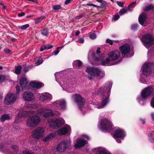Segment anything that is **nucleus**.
Returning <instances> with one entry per match:
<instances>
[{
    "mask_svg": "<svg viewBox=\"0 0 154 154\" xmlns=\"http://www.w3.org/2000/svg\"><path fill=\"white\" fill-rule=\"evenodd\" d=\"M112 85L111 81L107 82L100 87L97 92V94L102 96V101L100 103L94 106V108L98 109L103 108L106 106L109 101V96Z\"/></svg>",
    "mask_w": 154,
    "mask_h": 154,
    "instance_id": "1",
    "label": "nucleus"
},
{
    "mask_svg": "<svg viewBox=\"0 0 154 154\" xmlns=\"http://www.w3.org/2000/svg\"><path fill=\"white\" fill-rule=\"evenodd\" d=\"M54 75L56 81L63 88H64V87L66 88V91L68 93H71L73 91L74 85L72 83V82L71 79L68 80L63 77L60 79V80L58 79V77L59 76V77H62V75H60V72H56Z\"/></svg>",
    "mask_w": 154,
    "mask_h": 154,
    "instance_id": "2",
    "label": "nucleus"
},
{
    "mask_svg": "<svg viewBox=\"0 0 154 154\" xmlns=\"http://www.w3.org/2000/svg\"><path fill=\"white\" fill-rule=\"evenodd\" d=\"M154 69V63H153L146 62L142 67L140 73V81L143 83H146L147 82L146 79L147 76L150 74L152 70Z\"/></svg>",
    "mask_w": 154,
    "mask_h": 154,
    "instance_id": "3",
    "label": "nucleus"
},
{
    "mask_svg": "<svg viewBox=\"0 0 154 154\" xmlns=\"http://www.w3.org/2000/svg\"><path fill=\"white\" fill-rule=\"evenodd\" d=\"M112 127V125L110 121L106 119L101 120L98 125V127L104 132L110 131Z\"/></svg>",
    "mask_w": 154,
    "mask_h": 154,
    "instance_id": "4",
    "label": "nucleus"
},
{
    "mask_svg": "<svg viewBox=\"0 0 154 154\" xmlns=\"http://www.w3.org/2000/svg\"><path fill=\"white\" fill-rule=\"evenodd\" d=\"M12 151L9 150L8 148L7 145L5 144L1 148L2 152L5 154H33L29 151L25 150L22 153L18 151V147L16 145H13L11 147Z\"/></svg>",
    "mask_w": 154,
    "mask_h": 154,
    "instance_id": "5",
    "label": "nucleus"
},
{
    "mask_svg": "<svg viewBox=\"0 0 154 154\" xmlns=\"http://www.w3.org/2000/svg\"><path fill=\"white\" fill-rule=\"evenodd\" d=\"M86 72L91 76L102 78L105 75V72L98 67H88Z\"/></svg>",
    "mask_w": 154,
    "mask_h": 154,
    "instance_id": "6",
    "label": "nucleus"
},
{
    "mask_svg": "<svg viewBox=\"0 0 154 154\" xmlns=\"http://www.w3.org/2000/svg\"><path fill=\"white\" fill-rule=\"evenodd\" d=\"M46 112L43 114V117L45 118H48L51 116H60V113L57 111H52L51 109H45L43 108H41L38 110L37 113L39 115H41L44 112Z\"/></svg>",
    "mask_w": 154,
    "mask_h": 154,
    "instance_id": "7",
    "label": "nucleus"
},
{
    "mask_svg": "<svg viewBox=\"0 0 154 154\" xmlns=\"http://www.w3.org/2000/svg\"><path fill=\"white\" fill-rule=\"evenodd\" d=\"M72 99L74 101L76 102L78 106L82 112L83 114L85 113H84V111L82 110L84 108V106L85 104V99L82 97L79 94H75L72 95Z\"/></svg>",
    "mask_w": 154,
    "mask_h": 154,
    "instance_id": "8",
    "label": "nucleus"
},
{
    "mask_svg": "<svg viewBox=\"0 0 154 154\" xmlns=\"http://www.w3.org/2000/svg\"><path fill=\"white\" fill-rule=\"evenodd\" d=\"M51 105V108L56 109L64 110L66 107V102L63 99L57 100Z\"/></svg>",
    "mask_w": 154,
    "mask_h": 154,
    "instance_id": "9",
    "label": "nucleus"
},
{
    "mask_svg": "<svg viewBox=\"0 0 154 154\" xmlns=\"http://www.w3.org/2000/svg\"><path fill=\"white\" fill-rule=\"evenodd\" d=\"M141 40L143 43L144 46L147 48L154 44V38L149 34H147L143 36Z\"/></svg>",
    "mask_w": 154,
    "mask_h": 154,
    "instance_id": "10",
    "label": "nucleus"
},
{
    "mask_svg": "<svg viewBox=\"0 0 154 154\" xmlns=\"http://www.w3.org/2000/svg\"><path fill=\"white\" fill-rule=\"evenodd\" d=\"M41 121L39 117L37 116H32L27 120V125L29 127H36Z\"/></svg>",
    "mask_w": 154,
    "mask_h": 154,
    "instance_id": "11",
    "label": "nucleus"
},
{
    "mask_svg": "<svg viewBox=\"0 0 154 154\" xmlns=\"http://www.w3.org/2000/svg\"><path fill=\"white\" fill-rule=\"evenodd\" d=\"M119 50L122 54L125 57H131L134 54L133 53L132 54H130V47L128 44H125L120 46L119 48Z\"/></svg>",
    "mask_w": 154,
    "mask_h": 154,
    "instance_id": "12",
    "label": "nucleus"
},
{
    "mask_svg": "<svg viewBox=\"0 0 154 154\" xmlns=\"http://www.w3.org/2000/svg\"><path fill=\"white\" fill-rule=\"evenodd\" d=\"M48 122L51 127L55 128H59L63 125L64 123V120L62 119H49Z\"/></svg>",
    "mask_w": 154,
    "mask_h": 154,
    "instance_id": "13",
    "label": "nucleus"
},
{
    "mask_svg": "<svg viewBox=\"0 0 154 154\" xmlns=\"http://www.w3.org/2000/svg\"><path fill=\"white\" fill-rule=\"evenodd\" d=\"M45 131L44 128L40 127H37L32 131V136L35 138L39 139L44 135Z\"/></svg>",
    "mask_w": 154,
    "mask_h": 154,
    "instance_id": "14",
    "label": "nucleus"
},
{
    "mask_svg": "<svg viewBox=\"0 0 154 154\" xmlns=\"http://www.w3.org/2000/svg\"><path fill=\"white\" fill-rule=\"evenodd\" d=\"M70 143L69 140H66L63 141L60 143L56 148L57 152H62L65 151L70 146Z\"/></svg>",
    "mask_w": 154,
    "mask_h": 154,
    "instance_id": "15",
    "label": "nucleus"
},
{
    "mask_svg": "<svg viewBox=\"0 0 154 154\" xmlns=\"http://www.w3.org/2000/svg\"><path fill=\"white\" fill-rule=\"evenodd\" d=\"M17 95L14 94H8L4 100V102L7 105H11L14 103L17 98Z\"/></svg>",
    "mask_w": 154,
    "mask_h": 154,
    "instance_id": "16",
    "label": "nucleus"
},
{
    "mask_svg": "<svg viewBox=\"0 0 154 154\" xmlns=\"http://www.w3.org/2000/svg\"><path fill=\"white\" fill-rule=\"evenodd\" d=\"M154 89L152 86L145 88L141 91V95L145 98H147L150 96L153 92Z\"/></svg>",
    "mask_w": 154,
    "mask_h": 154,
    "instance_id": "17",
    "label": "nucleus"
},
{
    "mask_svg": "<svg viewBox=\"0 0 154 154\" xmlns=\"http://www.w3.org/2000/svg\"><path fill=\"white\" fill-rule=\"evenodd\" d=\"M52 98V95L48 93L45 92L39 94V100L41 102H49Z\"/></svg>",
    "mask_w": 154,
    "mask_h": 154,
    "instance_id": "18",
    "label": "nucleus"
},
{
    "mask_svg": "<svg viewBox=\"0 0 154 154\" xmlns=\"http://www.w3.org/2000/svg\"><path fill=\"white\" fill-rule=\"evenodd\" d=\"M23 99L26 101H31L34 99L35 95L30 91H26L23 94Z\"/></svg>",
    "mask_w": 154,
    "mask_h": 154,
    "instance_id": "19",
    "label": "nucleus"
},
{
    "mask_svg": "<svg viewBox=\"0 0 154 154\" xmlns=\"http://www.w3.org/2000/svg\"><path fill=\"white\" fill-rule=\"evenodd\" d=\"M120 55V53L118 50L111 51L108 54V57L110 59L111 61H114L117 59Z\"/></svg>",
    "mask_w": 154,
    "mask_h": 154,
    "instance_id": "20",
    "label": "nucleus"
},
{
    "mask_svg": "<svg viewBox=\"0 0 154 154\" xmlns=\"http://www.w3.org/2000/svg\"><path fill=\"white\" fill-rule=\"evenodd\" d=\"M34 111H30L29 112L26 111L20 112L18 113L17 116L16 117L15 122L16 123H18L20 122V121L19 120V119H20L21 118L23 117H25L26 116V114H30L32 113L33 114L34 113Z\"/></svg>",
    "mask_w": 154,
    "mask_h": 154,
    "instance_id": "21",
    "label": "nucleus"
},
{
    "mask_svg": "<svg viewBox=\"0 0 154 154\" xmlns=\"http://www.w3.org/2000/svg\"><path fill=\"white\" fill-rule=\"evenodd\" d=\"M125 136V133L124 130L119 128L116 130L114 133V137L123 138Z\"/></svg>",
    "mask_w": 154,
    "mask_h": 154,
    "instance_id": "22",
    "label": "nucleus"
},
{
    "mask_svg": "<svg viewBox=\"0 0 154 154\" xmlns=\"http://www.w3.org/2000/svg\"><path fill=\"white\" fill-rule=\"evenodd\" d=\"M71 131V128L69 126L66 125L64 127L59 129L57 132L59 135H65L67 134L69 132Z\"/></svg>",
    "mask_w": 154,
    "mask_h": 154,
    "instance_id": "23",
    "label": "nucleus"
},
{
    "mask_svg": "<svg viewBox=\"0 0 154 154\" xmlns=\"http://www.w3.org/2000/svg\"><path fill=\"white\" fill-rule=\"evenodd\" d=\"M92 151L95 152H98V154H110L105 148L103 147H98L92 149Z\"/></svg>",
    "mask_w": 154,
    "mask_h": 154,
    "instance_id": "24",
    "label": "nucleus"
},
{
    "mask_svg": "<svg viewBox=\"0 0 154 154\" xmlns=\"http://www.w3.org/2000/svg\"><path fill=\"white\" fill-rule=\"evenodd\" d=\"M20 82L22 90H23L27 89L28 87V82L26 78H22L20 79Z\"/></svg>",
    "mask_w": 154,
    "mask_h": 154,
    "instance_id": "25",
    "label": "nucleus"
},
{
    "mask_svg": "<svg viewBox=\"0 0 154 154\" xmlns=\"http://www.w3.org/2000/svg\"><path fill=\"white\" fill-rule=\"evenodd\" d=\"M100 53V48H97L96 50L97 54L93 52L92 54V59L95 61H99L101 59V57L99 56V54Z\"/></svg>",
    "mask_w": 154,
    "mask_h": 154,
    "instance_id": "26",
    "label": "nucleus"
},
{
    "mask_svg": "<svg viewBox=\"0 0 154 154\" xmlns=\"http://www.w3.org/2000/svg\"><path fill=\"white\" fill-rule=\"evenodd\" d=\"M87 141L83 139H79L77 142L74 145L75 148H81L84 146L86 144Z\"/></svg>",
    "mask_w": 154,
    "mask_h": 154,
    "instance_id": "27",
    "label": "nucleus"
},
{
    "mask_svg": "<svg viewBox=\"0 0 154 154\" xmlns=\"http://www.w3.org/2000/svg\"><path fill=\"white\" fill-rule=\"evenodd\" d=\"M110 60L109 58H107L106 59L102 61L101 64L103 66H111L117 64L118 63L121 61V60H119L118 62H116L115 63H111L110 62Z\"/></svg>",
    "mask_w": 154,
    "mask_h": 154,
    "instance_id": "28",
    "label": "nucleus"
},
{
    "mask_svg": "<svg viewBox=\"0 0 154 154\" xmlns=\"http://www.w3.org/2000/svg\"><path fill=\"white\" fill-rule=\"evenodd\" d=\"M30 85L32 87L38 89L40 88L44 85V84L43 83L35 81H32L31 82Z\"/></svg>",
    "mask_w": 154,
    "mask_h": 154,
    "instance_id": "29",
    "label": "nucleus"
},
{
    "mask_svg": "<svg viewBox=\"0 0 154 154\" xmlns=\"http://www.w3.org/2000/svg\"><path fill=\"white\" fill-rule=\"evenodd\" d=\"M56 133L55 132L51 133L45 137L43 140L44 141L46 142L54 138L56 136Z\"/></svg>",
    "mask_w": 154,
    "mask_h": 154,
    "instance_id": "30",
    "label": "nucleus"
},
{
    "mask_svg": "<svg viewBox=\"0 0 154 154\" xmlns=\"http://www.w3.org/2000/svg\"><path fill=\"white\" fill-rule=\"evenodd\" d=\"M146 15L144 14H142L139 17L138 21L139 23L141 25H144V23L146 19Z\"/></svg>",
    "mask_w": 154,
    "mask_h": 154,
    "instance_id": "31",
    "label": "nucleus"
},
{
    "mask_svg": "<svg viewBox=\"0 0 154 154\" xmlns=\"http://www.w3.org/2000/svg\"><path fill=\"white\" fill-rule=\"evenodd\" d=\"M148 139L150 142L154 143V131H149L148 134Z\"/></svg>",
    "mask_w": 154,
    "mask_h": 154,
    "instance_id": "32",
    "label": "nucleus"
},
{
    "mask_svg": "<svg viewBox=\"0 0 154 154\" xmlns=\"http://www.w3.org/2000/svg\"><path fill=\"white\" fill-rule=\"evenodd\" d=\"M144 97L141 95H141L137 97V99L138 102L142 105L144 104V99H146Z\"/></svg>",
    "mask_w": 154,
    "mask_h": 154,
    "instance_id": "33",
    "label": "nucleus"
},
{
    "mask_svg": "<svg viewBox=\"0 0 154 154\" xmlns=\"http://www.w3.org/2000/svg\"><path fill=\"white\" fill-rule=\"evenodd\" d=\"M73 65L74 66L79 67L82 66V62L79 60H77L74 61L72 63Z\"/></svg>",
    "mask_w": 154,
    "mask_h": 154,
    "instance_id": "34",
    "label": "nucleus"
},
{
    "mask_svg": "<svg viewBox=\"0 0 154 154\" xmlns=\"http://www.w3.org/2000/svg\"><path fill=\"white\" fill-rule=\"evenodd\" d=\"M10 119V116L8 114H5L2 115L1 118L0 120L2 122H3L6 120H9Z\"/></svg>",
    "mask_w": 154,
    "mask_h": 154,
    "instance_id": "35",
    "label": "nucleus"
},
{
    "mask_svg": "<svg viewBox=\"0 0 154 154\" xmlns=\"http://www.w3.org/2000/svg\"><path fill=\"white\" fill-rule=\"evenodd\" d=\"M45 17L44 16H42L36 19H34L35 23V24H37L40 23L43 20L45 19Z\"/></svg>",
    "mask_w": 154,
    "mask_h": 154,
    "instance_id": "36",
    "label": "nucleus"
},
{
    "mask_svg": "<svg viewBox=\"0 0 154 154\" xmlns=\"http://www.w3.org/2000/svg\"><path fill=\"white\" fill-rule=\"evenodd\" d=\"M15 73L17 74H19L21 73V70L22 69V67L20 65H18L15 66Z\"/></svg>",
    "mask_w": 154,
    "mask_h": 154,
    "instance_id": "37",
    "label": "nucleus"
},
{
    "mask_svg": "<svg viewBox=\"0 0 154 154\" xmlns=\"http://www.w3.org/2000/svg\"><path fill=\"white\" fill-rule=\"evenodd\" d=\"M100 4V6H99L97 5V7L102 9H106L107 5V2L106 1H104L103 2L101 3Z\"/></svg>",
    "mask_w": 154,
    "mask_h": 154,
    "instance_id": "38",
    "label": "nucleus"
},
{
    "mask_svg": "<svg viewBox=\"0 0 154 154\" xmlns=\"http://www.w3.org/2000/svg\"><path fill=\"white\" fill-rule=\"evenodd\" d=\"M41 34L46 37H48L49 35V32L48 30L47 29H44L41 31Z\"/></svg>",
    "mask_w": 154,
    "mask_h": 154,
    "instance_id": "39",
    "label": "nucleus"
},
{
    "mask_svg": "<svg viewBox=\"0 0 154 154\" xmlns=\"http://www.w3.org/2000/svg\"><path fill=\"white\" fill-rule=\"evenodd\" d=\"M136 4V2H134L129 4L127 8L128 10L130 11H132V9L131 8V7H132V8L134 7Z\"/></svg>",
    "mask_w": 154,
    "mask_h": 154,
    "instance_id": "40",
    "label": "nucleus"
},
{
    "mask_svg": "<svg viewBox=\"0 0 154 154\" xmlns=\"http://www.w3.org/2000/svg\"><path fill=\"white\" fill-rule=\"evenodd\" d=\"M145 11H147L150 10L154 11V6L152 5H150L146 7L144 9Z\"/></svg>",
    "mask_w": 154,
    "mask_h": 154,
    "instance_id": "41",
    "label": "nucleus"
},
{
    "mask_svg": "<svg viewBox=\"0 0 154 154\" xmlns=\"http://www.w3.org/2000/svg\"><path fill=\"white\" fill-rule=\"evenodd\" d=\"M61 7L60 5H56L53 6V9L54 10H57L61 9Z\"/></svg>",
    "mask_w": 154,
    "mask_h": 154,
    "instance_id": "42",
    "label": "nucleus"
},
{
    "mask_svg": "<svg viewBox=\"0 0 154 154\" xmlns=\"http://www.w3.org/2000/svg\"><path fill=\"white\" fill-rule=\"evenodd\" d=\"M127 10L125 8H123L121 9L119 12V14L121 15H123L125 13H127Z\"/></svg>",
    "mask_w": 154,
    "mask_h": 154,
    "instance_id": "43",
    "label": "nucleus"
},
{
    "mask_svg": "<svg viewBox=\"0 0 154 154\" xmlns=\"http://www.w3.org/2000/svg\"><path fill=\"white\" fill-rule=\"evenodd\" d=\"M29 26V24H26L21 26L20 29L22 30H24L26 29Z\"/></svg>",
    "mask_w": 154,
    "mask_h": 154,
    "instance_id": "44",
    "label": "nucleus"
},
{
    "mask_svg": "<svg viewBox=\"0 0 154 154\" xmlns=\"http://www.w3.org/2000/svg\"><path fill=\"white\" fill-rule=\"evenodd\" d=\"M43 61L42 60V59H39L37 61L36 63V65L38 66L41 64L43 63Z\"/></svg>",
    "mask_w": 154,
    "mask_h": 154,
    "instance_id": "45",
    "label": "nucleus"
},
{
    "mask_svg": "<svg viewBox=\"0 0 154 154\" xmlns=\"http://www.w3.org/2000/svg\"><path fill=\"white\" fill-rule=\"evenodd\" d=\"M137 24H133L131 25V28L133 30H135L137 29Z\"/></svg>",
    "mask_w": 154,
    "mask_h": 154,
    "instance_id": "46",
    "label": "nucleus"
},
{
    "mask_svg": "<svg viewBox=\"0 0 154 154\" xmlns=\"http://www.w3.org/2000/svg\"><path fill=\"white\" fill-rule=\"evenodd\" d=\"M117 5L120 7H124L123 2L117 1Z\"/></svg>",
    "mask_w": 154,
    "mask_h": 154,
    "instance_id": "47",
    "label": "nucleus"
},
{
    "mask_svg": "<svg viewBox=\"0 0 154 154\" xmlns=\"http://www.w3.org/2000/svg\"><path fill=\"white\" fill-rule=\"evenodd\" d=\"M89 37L92 39H95L96 37V34L94 33H93L91 34L90 36Z\"/></svg>",
    "mask_w": 154,
    "mask_h": 154,
    "instance_id": "48",
    "label": "nucleus"
},
{
    "mask_svg": "<svg viewBox=\"0 0 154 154\" xmlns=\"http://www.w3.org/2000/svg\"><path fill=\"white\" fill-rule=\"evenodd\" d=\"M45 50H47L46 45H42L41 46L40 49V50L41 51H43Z\"/></svg>",
    "mask_w": 154,
    "mask_h": 154,
    "instance_id": "49",
    "label": "nucleus"
},
{
    "mask_svg": "<svg viewBox=\"0 0 154 154\" xmlns=\"http://www.w3.org/2000/svg\"><path fill=\"white\" fill-rule=\"evenodd\" d=\"M84 42V38H80L78 40V42L80 43H83Z\"/></svg>",
    "mask_w": 154,
    "mask_h": 154,
    "instance_id": "50",
    "label": "nucleus"
},
{
    "mask_svg": "<svg viewBox=\"0 0 154 154\" xmlns=\"http://www.w3.org/2000/svg\"><path fill=\"white\" fill-rule=\"evenodd\" d=\"M119 17H120V16H119V15L118 14H116L114 16V18H113L114 20H117L119 18Z\"/></svg>",
    "mask_w": 154,
    "mask_h": 154,
    "instance_id": "51",
    "label": "nucleus"
},
{
    "mask_svg": "<svg viewBox=\"0 0 154 154\" xmlns=\"http://www.w3.org/2000/svg\"><path fill=\"white\" fill-rule=\"evenodd\" d=\"M106 42L109 44L110 45H111L113 43V40H112L108 38L106 40Z\"/></svg>",
    "mask_w": 154,
    "mask_h": 154,
    "instance_id": "52",
    "label": "nucleus"
},
{
    "mask_svg": "<svg viewBox=\"0 0 154 154\" xmlns=\"http://www.w3.org/2000/svg\"><path fill=\"white\" fill-rule=\"evenodd\" d=\"M86 5L88 6H94V7H97V5L94 4L91 2H89V3H87Z\"/></svg>",
    "mask_w": 154,
    "mask_h": 154,
    "instance_id": "53",
    "label": "nucleus"
},
{
    "mask_svg": "<svg viewBox=\"0 0 154 154\" xmlns=\"http://www.w3.org/2000/svg\"><path fill=\"white\" fill-rule=\"evenodd\" d=\"M5 52L7 54H9L11 52V50L8 48H5L4 49Z\"/></svg>",
    "mask_w": 154,
    "mask_h": 154,
    "instance_id": "54",
    "label": "nucleus"
},
{
    "mask_svg": "<svg viewBox=\"0 0 154 154\" xmlns=\"http://www.w3.org/2000/svg\"><path fill=\"white\" fill-rule=\"evenodd\" d=\"M16 91L17 93L18 94L19 93L20 90V87L19 85H17L16 86Z\"/></svg>",
    "mask_w": 154,
    "mask_h": 154,
    "instance_id": "55",
    "label": "nucleus"
},
{
    "mask_svg": "<svg viewBox=\"0 0 154 154\" xmlns=\"http://www.w3.org/2000/svg\"><path fill=\"white\" fill-rule=\"evenodd\" d=\"M5 79V76L4 75H0V83L2 82Z\"/></svg>",
    "mask_w": 154,
    "mask_h": 154,
    "instance_id": "56",
    "label": "nucleus"
},
{
    "mask_svg": "<svg viewBox=\"0 0 154 154\" xmlns=\"http://www.w3.org/2000/svg\"><path fill=\"white\" fill-rule=\"evenodd\" d=\"M151 106L153 108H154V98H153L152 99L151 103H150Z\"/></svg>",
    "mask_w": 154,
    "mask_h": 154,
    "instance_id": "57",
    "label": "nucleus"
},
{
    "mask_svg": "<svg viewBox=\"0 0 154 154\" xmlns=\"http://www.w3.org/2000/svg\"><path fill=\"white\" fill-rule=\"evenodd\" d=\"M60 51V50L57 48L54 51V54L55 55H56L58 54Z\"/></svg>",
    "mask_w": 154,
    "mask_h": 154,
    "instance_id": "58",
    "label": "nucleus"
},
{
    "mask_svg": "<svg viewBox=\"0 0 154 154\" xmlns=\"http://www.w3.org/2000/svg\"><path fill=\"white\" fill-rule=\"evenodd\" d=\"M84 14H80L79 16L76 17V18L78 19H80L82 17L84 16Z\"/></svg>",
    "mask_w": 154,
    "mask_h": 154,
    "instance_id": "59",
    "label": "nucleus"
},
{
    "mask_svg": "<svg viewBox=\"0 0 154 154\" xmlns=\"http://www.w3.org/2000/svg\"><path fill=\"white\" fill-rule=\"evenodd\" d=\"M25 15V14L23 12H22L20 13H19L18 14V16L19 17H21L24 16Z\"/></svg>",
    "mask_w": 154,
    "mask_h": 154,
    "instance_id": "60",
    "label": "nucleus"
},
{
    "mask_svg": "<svg viewBox=\"0 0 154 154\" xmlns=\"http://www.w3.org/2000/svg\"><path fill=\"white\" fill-rule=\"evenodd\" d=\"M47 50L53 47V45H46Z\"/></svg>",
    "mask_w": 154,
    "mask_h": 154,
    "instance_id": "61",
    "label": "nucleus"
},
{
    "mask_svg": "<svg viewBox=\"0 0 154 154\" xmlns=\"http://www.w3.org/2000/svg\"><path fill=\"white\" fill-rule=\"evenodd\" d=\"M24 72L25 73H26L29 70V69L28 67H25L24 69Z\"/></svg>",
    "mask_w": 154,
    "mask_h": 154,
    "instance_id": "62",
    "label": "nucleus"
},
{
    "mask_svg": "<svg viewBox=\"0 0 154 154\" xmlns=\"http://www.w3.org/2000/svg\"><path fill=\"white\" fill-rule=\"evenodd\" d=\"M116 141L118 143H121V140L119 137H115Z\"/></svg>",
    "mask_w": 154,
    "mask_h": 154,
    "instance_id": "63",
    "label": "nucleus"
},
{
    "mask_svg": "<svg viewBox=\"0 0 154 154\" xmlns=\"http://www.w3.org/2000/svg\"><path fill=\"white\" fill-rule=\"evenodd\" d=\"M151 116L152 120L154 121V112H152L151 113Z\"/></svg>",
    "mask_w": 154,
    "mask_h": 154,
    "instance_id": "64",
    "label": "nucleus"
}]
</instances>
